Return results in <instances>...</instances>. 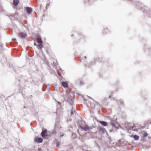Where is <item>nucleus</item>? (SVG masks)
Wrapping results in <instances>:
<instances>
[{"mask_svg": "<svg viewBox=\"0 0 151 151\" xmlns=\"http://www.w3.org/2000/svg\"><path fill=\"white\" fill-rule=\"evenodd\" d=\"M81 127L83 130L85 131H89L90 129V128L88 127V126L86 124L82 125L81 126Z\"/></svg>", "mask_w": 151, "mask_h": 151, "instance_id": "nucleus-1", "label": "nucleus"}, {"mask_svg": "<svg viewBox=\"0 0 151 151\" xmlns=\"http://www.w3.org/2000/svg\"><path fill=\"white\" fill-rule=\"evenodd\" d=\"M41 135L43 138H46L47 135V130L45 129L41 133Z\"/></svg>", "mask_w": 151, "mask_h": 151, "instance_id": "nucleus-2", "label": "nucleus"}, {"mask_svg": "<svg viewBox=\"0 0 151 151\" xmlns=\"http://www.w3.org/2000/svg\"><path fill=\"white\" fill-rule=\"evenodd\" d=\"M35 141L36 142L41 143L43 142V139L42 138L36 137Z\"/></svg>", "mask_w": 151, "mask_h": 151, "instance_id": "nucleus-3", "label": "nucleus"}, {"mask_svg": "<svg viewBox=\"0 0 151 151\" xmlns=\"http://www.w3.org/2000/svg\"><path fill=\"white\" fill-rule=\"evenodd\" d=\"M19 36L21 37L22 39L25 38L26 36V34L25 33L21 32L19 34Z\"/></svg>", "mask_w": 151, "mask_h": 151, "instance_id": "nucleus-4", "label": "nucleus"}, {"mask_svg": "<svg viewBox=\"0 0 151 151\" xmlns=\"http://www.w3.org/2000/svg\"><path fill=\"white\" fill-rule=\"evenodd\" d=\"M26 11L28 14H30L32 12V10L31 8L28 7L26 9Z\"/></svg>", "mask_w": 151, "mask_h": 151, "instance_id": "nucleus-5", "label": "nucleus"}, {"mask_svg": "<svg viewBox=\"0 0 151 151\" xmlns=\"http://www.w3.org/2000/svg\"><path fill=\"white\" fill-rule=\"evenodd\" d=\"M100 123L104 126H106L108 125V123L106 122L100 121Z\"/></svg>", "mask_w": 151, "mask_h": 151, "instance_id": "nucleus-6", "label": "nucleus"}, {"mask_svg": "<svg viewBox=\"0 0 151 151\" xmlns=\"http://www.w3.org/2000/svg\"><path fill=\"white\" fill-rule=\"evenodd\" d=\"M62 84L63 86L65 88L67 87L68 86L67 83L65 82H63Z\"/></svg>", "mask_w": 151, "mask_h": 151, "instance_id": "nucleus-7", "label": "nucleus"}, {"mask_svg": "<svg viewBox=\"0 0 151 151\" xmlns=\"http://www.w3.org/2000/svg\"><path fill=\"white\" fill-rule=\"evenodd\" d=\"M106 131V130L104 128H100L99 129V132L102 133H104Z\"/></svg>", "mask_w": 151, "mask_h": 151, "instance_id": "nucleus-8", "label": "nucleus"}, {"mask_svg": "<svg viewBox=\"0 0 151 151\" xmlns=\"http://www.w3.org/2000/svg\"><path fill=\"white\" fill-rule=\"evenodd\" d=\"M19 2V1L18 0H14L13 3L15 6H17L18 5Z\"/></svg>", "mask_w": 151, "mask_h": 151, "instance_id": "nucleus-9", "label": "nucleus"}, {"mask_svg": "<svg viewBox=\"0 0 151 151\" xmlns=\"http://www.w3.org/2000/svg\"><path fill=\"white\" fill-rule=\"evenodd\" d=\"M143 135L145 137H147L148 135V134L147 133V132L146 131H143Z\"/></svg>", "mask_w": 151, "mask_h": 151, "instance_id": "nucleus-10", "label": "nucleus"}, {"mask_svg": "<svg viewBox=\"0 0 151 151\" xmlns=\"http://www.w3.org/2000/svg\"><path fill=\"white\" fill-rule=\"evenodd\" d=\"M134 138L135 140H137L139 138V136L138 135H134Z\"/></svg>", "mask_w": 151, "mask_h": 151, "instance_id": "nucleus-11", "label": "nucleus"}, {"mask_svg": "<svg viewBox=\"0 0 151 151\" xmlns=\"http://www.w3.org/2000/svg\"><path fill=\"white\" fill-rule=\"evenodd\" d=\"M39 43V44L38 45V47L40 49H41L42 47V44L40 42Z\"/></svg>", "mask_w": 151, "mask_h": 151, "instance_id": "nucleus-12", "label": "nucleus"}, {"mask_svg": "<svg viewBox=\"0 0 151 151\" xmlns=\"http://www.w3.org/2000/svg\"><path fill=\"white\" fill-rule=\"evenodd\" d=\"M37 40L38 42L39 43H40V42L41 40V38L40 37H37Z\"/></svg>", "mask_w": 151, "mask_h": 151, "instance_id": "nucleus-13", "label": "nucleus"}, {"mask_svg": "<svg viewBox=\"0 0 151 151\" xmlns=\"http://www.w3.org/2000/svg\"><path fill=\"white\" fill-rule=\"evenodd\" d=\"M135 127V126L134 125L133 126H132L131 127V129H132L133 130L136 131V129H134V128Z\"/></svg>", "mask_w": 151, "mask_h": 151, "instance_id": "nucleus-14", "label": "nucleus"}, {"mask_svg": "<svg viewBox=\"0 0 151 151\" xmlns=\"http://www.w3.org/2000/svg\"><path fill=\"white\" fill-rule=\"evenodd\" d=\"M58 127V125H57V124H55V130H57V128L58 127Z\"/></svg>", "mask_w": 151, "mask_h": 151, "instance_id": "nucleus-15", "label": "nucleus"}, {"mask_svg": "<svg viewBox=\"0 0 151 151\" xmlns=\"http://www.w3.org/2000/svg\"><path fill=\"white\" fill-rule=\"evenodd\" d=\"M59 143H58V142H57V143L56 144V147H59Z\"/></svg>", "mask_w": 151, "mask_h": 151, "instance_id": "nucleus-16", "label": "nucleus"}, {"mask_svg": "<svg viewBox=\"0 0 151 151\" xmlns=\"http://www.w3.org/2000/svg\"><path fill=\"white\" fill-rule=\"evenodd\" d=\"M12 40L14 41H15L16 40V39H13Z\"/></svg>", "mask_w": 151, "mask_h": 151, "instance_id": "nucleus-17", "label": "nucleus"}, {"mask_svg": "<svg viewBox=\"0 0 151 151\" xmlns=\"http://www.w3.org/2000/svg\"><path fill=\"white\" fill-rule=\"evenodd\" d=\"M34 45H35V46L36 45V43H34Z\"/></svg>", "mask_w": 151, "mask_h": 151, "instance_id": "nucleus-18", "label": "nucleus"}, {"mask_svg": "<svg viewBox=\"0 0 151 151\" xmlns=\"http://www.w3.org/2000/svg\"><path fill=\"white\" fill-rule=\"evenodd\" d=\"M2 48V47H1H1H0V50H1V49Z\"/></svg>", "mask_w": 151, "mask_h": 151, "instance_id": "nucleus-19", "label": "nucleus"}, {"mask_svg": "<svg viewBox=\"0 0 151 151\" xmlns=\"http://www.w3.org/2000/svg\"><path fill=\"white\" fill-rule=\"evenodd\" d=\"M73 114V112H71V114Z\"/></svg>", "mask_w": 151, "mask_h": 151, "instance_id": "nucleus-20", "label": "nucleus"}, {"mask_svg": "<svg viewBox=\"0 0 151 151\" xmlns=\"http://www.w3.org/2000/svg\"><path fill=\"white\" fill-rule=\"evenodd\" d=\"M84 57H85V59H86V57H85V56Z\"/></svg>", "mask_w": 151, "mask_h": 151, "instance_id": "nucleus-21", "label": "nucleus"}, {"mask_svg": "<svg viewBox=\"0 0 151 151\" xmlns=\"http://www.w3.org/2000/svg\"><path fill=\"white\" fill-rule=\"evenodd\" d=\"M112 126H114V124H112Z\"/></svg>", "mask_w": 151, "mask_h": 151, "instance_id": "nucleus-22", "label": "nucleus"}, {"mask_svg": "<svg viewBox=\"0 0 151 151\" xmlns=\"http://www.w3.org/2000/svg\"><path fill=\"white\" fill-rule=\"evenodd\" d=\"M59 127V126H58V127H57V128H58V127Z\"/></svg>", "mask_w": 151, "mask_h": 151, "instance_id": "nucleus-23", "label": "nucleus"}]
</instances>
